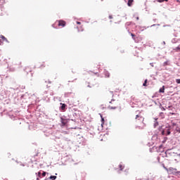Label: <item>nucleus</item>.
<instances>
[{"label":"nucleus","mask_w":180,"mask_h":180,"mask_svg":"<svg viewBox=\"0 0 180 180\" xmlns=\"http://www.w3.org/2000/svg\"><path fill=\"white\" fill-rule=\"evenodd\" d=\"M139 122H141V123H142V126H136V129H139V130H143V129H144V127H146V124H144V117L143 116H141V115H137L136 116V123H139Z\"/></svg>","instance_id":"nucleus-1"},{"label":"nucleus","mask_w":180,"mask_h":180,"mask_svg":"<svg viewBox=\"0 0 180 180\" xmlns=\"http://www.w3.org/2000/svg\"><path fill=\"white\" fill-rule=\"evenodd\" d=\"M119 106V104L117 103V101L115 100H112L110 101V104L108 106V108L110 110H115L117 109V107Z\"/></svg>","instance_id":"nucleus-2"},{"label":"nucleus","mask_w":180,"mask_h":180,"mask_svg":"<svg viewBox=\"0 0 180 180\" xmlns=\"http://www.w3.org/2000/svg\"><path fill=\"white\" fill-rule=\"evenodd\" d=\"M56 22H58V26H61V27H65V25H67V22L63 20H57Z\"/></svg>","instance_id":"nucleus-3"},{"label":"nucleus","mask_w":180,"mask_h":180,"mask_svg":"<svg viewBox=\"0 0 180 180\" xmlns=\"http://www.w3.org/2000/svg\"><path fill=\"white\" fill-rule=\"evenodd\" d=\"M4 41H8V39L4 36H0V46L4 44Z\"/></svg>","instance_id":"nucleus-4"},{"label":"nucleus","mask_w":180,"mask_h":180,"mask_svg":"<svg viewBox=\"0 0 180 180\" xmlns=\"http://www.w3.org/2000/svg\"><path fill=\"white\" fill-rule=\"evenodd\" d=\"M133 2H134V0H128V2H127L128 6H131L133 5Z\"/></svg>","instance_id":"nucleus-5"},{"label":"nucleus","mask_w":180,"mask_h":180,"mask_svg":"<svg viewBox=\"0 0 180 180\" xmlns=\"http://www.w3.org/2000/svg\"><path fill=\"white\" fill-rule=\"evenodd\" d=\"M60 105H62L61 107H60V109L62 110H65V108L67 107V105H65L64 103H60Z\"/></svg>","instance_id":"nucleus-6"},{"label":"nucleus","mask_w":180,"mask_h":180,"mask_svg":"<svg viewBox=\"0 0 180 180\" xmlns=\"http://www.w3.org/2000/svg\"><path fill=\"white\" fill-rule=\"evenodd\" d=\"M104 74H105V76L106 77V78H109V77H110V73H109V72H108V71H105Z\"/></svg>","instance_id":"nucleus-7"},{"label":"nucleus","mask_w":180,"mask_h":180,"mask_svg":"<svg viewBox=\"0 0 180 180\" xmlns=\"http://www.w3.org/2000/svg\"><path fill=\"white\" fill-rule=\"evenodd\" d=\"M165 91V86H163L162 88L160 89L159 92L164 94Z\"/></svg>","instance_id":"nucleus-8"},{"label":"nucleus","mask_w":180,"mask_h":180,"mask_svg":"<svg viewBox=\"0 0 180 180\" xmlns=\"http://www.w3.org/2000/svg\"><path fill=\"white\" fill-rule=\"evenodd\" d=\"M101 126H103V124H105V119L103 118V117L102 116V115H101Z\"/></svg>","instance_id":"nucleus-9"},{"label":"nucleus","mask_w":180,"mask_h":180,"mask_svg":"<svg viewBox=\"0 0 180 180\" xmlns=\"http://www.w3.org/2000/svg\"><path fill=\"white\" fill-rule=\"evenodd\" d=\"M176 131H177V133H180V126H177L176 127Z\"/></svg>","instance_id":"nucleus-10"},{"label":"nucleus","mask_w":180,"mask_h":180,"mask_svg":"<svg viewBox=\"0 0 180 180\" xmlns=\"http://www.w3.org/2000/svg\"><path fill=\"white\" fill-rule=\"evenodd\" d=\"M49 179H57V176H51Z\"/></svg>","instance_id":"nucleus-11"},{"label":"nucleus","mask_w":180,"mask_h":180,"mask_svg":"<svg viewBox=\"0 0 180 180\" xmlns=\"http://www.w3.org/2000/svg\"><path fill=\"white\" fill-rule=\"evenodd\" d=\"M158 2L162 3V2H168V0H158Z\"/></svg>","instance_id":"nucleus-12"},{"label":"nucleus","mask_w":180,"mask_h":180,"mask_svg":"<svg viewBox=\"0 0 180 180\" xmlns=\"http://www.w3.org/2000/svg\"><path fill=\"white\" fill-rule=\"evenodd\" d=\"M147 79L144 81V83L143 84V86H147Z\"/></svg>","instance_id":"nucleus-13"},{"label":"nucleus","mask_w":180,"mask_h":180,"mask_svg":"<svg viewBox=\"0 0 180 180\" xmlns=\"http://www.w3.org/2000/svg\"><path fill=\"white\" fill-rule=\"evenodd\" d=\"M131 36L132 39H134V40H135L136 38H134V37H136V35L134 34L131 33Z\"/></svg>","instance_id":"nucleus-14"},{"label":"nucleus","mask_w":180,"mask_h":180,"mask_svg":"<svg viewBox=\"0 0 180 180\" xmlns=\"http://www.w3.org/2000/svg\"><path fill=\"white\" fill-rule=\"evenodd\" d=\"M119 168L120 169V171H123V166L122 165H119Z\"/></svg>","instance_id":"nucleus-15"},{"label":"nucleus","mask_w":180,"mask_h":180,"mask_svg":"<svg viewBox=\"0 0 180 180\" xmlns=\"http://www.w3.org/2000/svg\"><path fill=\"white\" fill-rule=\"evenodd\" d=\"M169 134H171V131H169V129H167V135L169 136Z\"/></svg>","instance_id":"nucleus-16"},{"label":"nucleus","mask_w":180,"mask_h":180,"mask_svg":"<svg viewBox=\"0 0 180 180\" xmlns=\"http://www.w3.org/2000/svg\"><path fill=\"white\" fill-rule=\"evenodd\" d=\"M176 51H180V47L179 46H177L176 49H175Z\"/></svg>","instance_id":"nucleus-17"},{"label":"nucleus","mask_w":180,"mask_h":180,"mask_svg":"<svg viewBox=\"0 0 180 180\" xmlns=\"http://www.w3.org/2000/svg\"><path fill=\"white\" fill-rule=\"evenodd\" d=\"M44 67H46V65L44 64H42L40 65V68H44Z\"/></svg>","instance_id":"nucleus-18"},{"label":"nucleus","mask_w":180,"mask_h":180,"mask_svg":"<svg viewBox=\"0 0 180 180\" xmlns=\"http://www.w3.org/2000/svg\"><path fill=\"white\" fill-rule=\"evenodd\" d=\"M176 84H180V79H176Z\"/></svg>","instance_id":"nucleus-19"},{"label":"nucleus","mask_w":180,"mask_h":180,"mask_svg":"<svg viewBox=\"0 0 180 180\" xmlns=\"http://www.w3.org/2000/svg\"><path fill=\"white\" fill-rule=\"evenodd\" d=\"M46 172H44L43 173H42V176H46Z\"/></svg>","instance_id":"nucleus-20"},{"label":"nucleus","mask_w":180,"mask_h":180,"mask_svg":"<svg viewBox=\"0 0 180 180\" xmlns=\"http://www.w3.org/2000/svg\"><path fill=\"white\" fill-rule=\"evenodd\" d=\"M41 172H38V176H39V177H40V176H41Z\"/></svg>","instance_id":"nucleus-21"},{"label":"nucleus","mask_w":180,"mask_h":180,"mask_svg":"<svg viewBox=\"0 0 180 180\" xmlns=\"http://www.w3.org/2000/svg\"><path fill=\"white\" fill-rule=\"evenodd\" d=\"M109 19H113V16L112 15H109Z\"/></svg>","instance_id":"nucleus-22"},{"label":"nucleus","mask_w":180,"mask_h":180,"mask_svg":"<svg viewBox=\"0 0 180 180\" xmlns=\"http://www.w3.org/2000/svg\"><path fill=\"white\" fill-rule=\"evenodd\" d=\"M77 25H81V22L77 21Z\"/></svg>","instance_id":"nucleus-23"},{"label":"nucleus","mask_w":180,"mask_h":180,"mask_svg":"<svg viewBox=\"0 0 180 180\" xmlns=\"http://www.w3.org/2000/svg\"><path fill=\"white\" fill-rule=\"evenodd\" d=\"M162 134L164 136V134H165V131H162Z\"/></svg>","instance_id":"nucleus-24"},{"label":"nucleus","mask_w":180,"mask_h":180,"mask_svg":"<svg viewBox=\"0 0 180 180\" xmlns=\"http://www.w3.org/2000/svg\"><path fill=\"white\" fill-rule=\"evenodd\" d=\"M140 18L139 17H136V20H139Z\"/></svg>","instance_id":"nucleus-25"},{"label":"nucleus","mask_w":180,"mask_h":180,"mask_svg":"<svg viewBox=\"0 0 180 180\" xmlns=\"http://www.w3.org/2000/svg\"><path fill=\"white\" fill-rule=\"evenodd\" d=\"M52 27H54V24L52 25Z\"/></svg>","instance_id":"nucleus-26"},{"label":"nucleus","mask_w":180,"mask_h":180,"mask_svg":"<svg viewBox=\"0 0 180 180\" xmlns=\"http://www.w3.org/2000/svg\"><path fill=\"white\" fill-rule=\"evenodd\" d=\"M52 180H54V179H52Z\"/></svg>","instance_id":"nucleus-27"}]
</instances>
